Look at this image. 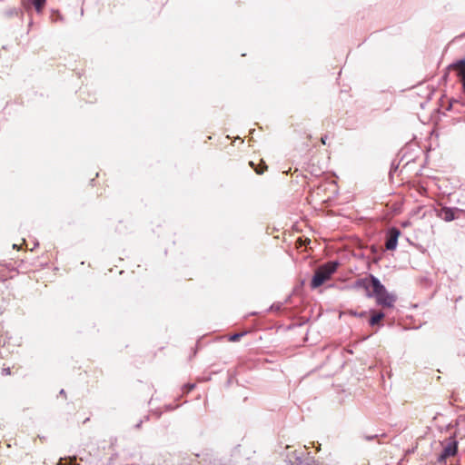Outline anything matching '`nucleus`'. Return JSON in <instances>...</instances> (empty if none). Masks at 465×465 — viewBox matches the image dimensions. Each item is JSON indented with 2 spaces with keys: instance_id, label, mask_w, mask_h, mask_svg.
Instances as JSON below:
<instances>
[{
  "instance_id": "obj_1",
  "label": "nucleus",
  "mask_w": 465,
  "mask_h": 465,
  "mask_svg": "<svg viewBox=\"0 0 465 465\" xmlns=\"http://www.w3.org/2000/svg\"><path fill=\"white\" fill-rule=\"evenodd\" d=\"M338 266L337 261H331L319 266L312 276L311 287L316 289L322 285L336 272Z\"/></svg>"
},
{
  "instance_id": "obj_2",
  "label": "nucleus",
  "mask_w": 465,
  "mask_h": 465,
  "mask_svg": "<svg viewBox=\"0 0 465 465\" xmlns=\"http://www.w3.org/2000/svg\"><path fill=\"white\" fill-rule=\"evenodd\" d=\"M353 288L364 290L368 297V292H374L378 293L381 290V282L376 276L370 274L367 277L358 279L354 282Z\"/></svg>"
},
{
  "instance_id": "obj_3",
  "label": "nucleus",
  "mask_w": 465,
  "mask_h": 465,
  "mask_svg": "<svg viewBox=\"0 0 465 465\" xmlns=\"http://www.w3.org/2000/svg\"><path fill=\"white\" fill-rule=\"evenodd\" d=\"M368 297H375L378 305L387 308H392L397 300L394 294L389 293L385 286L381 283V290L379 292H368Z\"/></svg>"
},
{
  "instance_id": "obj_4",
  "label": "nucleus",
  "mask_w": 465,
  "mask_h": 465,
  "mask_svg": "<svg viewBox=\"0 0 465 465\" xmlns=\"http://www.w3.org/2000/svg\"><path fill=\"white\" fill-rule=\"evenodd\" d=\"M401 231L397 227H391L387 232L385 247L388 251H393L397 248L398 239Z\"/></svg>"
},
{
  "instance_id": "obj_5",
  "label": "nucleus",
  "mask_w": 465,
  "mask_h": 465,
  "mask_svg": "<svg viewBox=\"0 0 465 465\" xmlns=\"http://www.w3.org/2000/svg\"><path fill=\"white\" fill-rule=\"evenodd\" d=\"M450 440L448 444L443 448L442 452L438 458V461L441 462L445 460L447 458L455 456L458 451V441L455 440V437L450 439Z\"/></svg>"
},
{
  "instance_id": "obj_6",
  "label": "nucleus",
  "mask_w": 465,
  "mask_h": 465,
  "mask_svg": "<svg viewBox=\"0 0 465 465\" xmlns=\"http://www.w3.org/2000/svg\"><path fill=\"white\" fill-rule=\"evenodd\" d=\"M461 212L462 210L457 207H442L439 213V217H440L445 222H451L458 218L456 213Z\"/></svg>"
},
{
  "instance_id": "obj_7",
  "label": "nucleus",
  "mask_w": 465,
  "mask_h": 465,
  "mask_svg": "<svg viewBox=\"0 0 465 465\" xmlns=\"http://www.w3.org/2000/svg\"><path fill=\"white\" fill-rule=\"evenodd\" d=\"M448 69L457 72V74L460 78L462 87L465 92V59L458 60L457 62L450 64Z\"/></svg>"
},
{
  "instance_id": "obj_8",
  "label": "nucleus",
  "mask_w": 465,
  "mask_h": 465,
  "mask_svg": "<svg viewBox=\"0 0 465 465\" xmlns=\"http://www.w3.org/2000/svg\"><path fill=\"white\" fill-rule=\"evenodd\" d=\"M372 313L371 316L369 319V324L371 326H374L380 323V322L385 317L384 312H373L371 311Z\"/></svg>"
},
{
  "instance_id": "obj_9",
  "label": "nucleus",
  "mask_w": 465,
  "mask_h": 465,
  "mask_svg": "<svg viewBox=\"0 0 465 465\" xmlns=\"http://www.w3.org/2000/svg\"><path fill=\"white\" fill-rule=\"evenodd\" d=\"M46 0H32L31 3L35 6L37 13H41Z\"/></svg>"
},
{
  "instance_id": "obj_10",
  "label": "nucleus",
  "mask_w": 465,
  "mask_h": 465,
  "mask_svg": "<svg viewBox=\"0 0 465 465\" xmlns=\"http://www.w3.org/2000/svg\"><path fill=\"white\" fill-rule=\"evenodd\" d=\"M308 169L310 173L316 177L320 176L323 173L321 169H316L314 167V163H310Z\"/></svg>"
},
{
  "instance_id": "obj_11",
  "label": "nucleus",
  "mask_w": 465,
  "mask_h": 465,
  "mask_svg": "<svg viewBox=\"0 0 465 465\" xmlns=\"http://www.w3.org/2000/svg\"><path fill=\"white\" fill-rule=\"evenodd\" d=\"M247 332L246 331H243V332H238V333H233L232 334L230 337H229V341H240V339L242 337H243Z\"/></svg>"
},
{
  "instance_id": "obj_12",
  "label": "nucleus",
  "mask_w": 465,
  "mask_h": 465,
  "mask_svg": "<svg viewBox=\"0 0 465 465\" xmlns=\"http://www.w3.org/2000/svg\"><path fill=\"white\" fill-rule=\"evenodd\" d=\"M292 465H310L309 463V459L307 460H302V458L300 457H296L295 459V462L292 463Z\"/></svg>"
},
{
  "instance_id": "obj_13",
  "label": "nucleus",
  "mask_w": 465,
  "mask_h": 465,
  "mask_svg": "<svg viewBox=\"0 0 465 465\" xmlns=\"http://www.w3.org/2000/svg\"><path fill=\"white\" fill-rule=\"evenodd\" d=\"M282 303L281 302H278V303H273L270 308H269V312H278L282 309Z\"/></svg>"
},
{
  "instance_id": "obj_14",
  "label": "nucleus",
  "mask_w": 465,
  "mask_h": 465,
  "mask_svg": "<svg viewBox=\"0 0 465 465\" xmlns=\"http://www.w3.org/2000/svg\"><path fill=\"white\" fill-rule=\"evenodd\" d=\"M367 313L368 312L366 311H363V312H354V311H351L350 312L351 315H353V316H356V317H359V318L366 317Z\"/></svg>"
},
{
  "instance_id": "obj_15",
  "label": "nucleus",
  "mask_w": 465,
  "mask_h": 465,
  "mask_svg": "<svg viewBox=\"0 0 465 465\" xmlns=\"http://www.w3.org/2000/svg\"><path fill=\"white\" fill-rule=\"evenodd\" d=\"M52 20L56 22L58 20H62V15L59 14L58 11H54L52 14Z\"/></svg>"
},
{
  "instance_id": "obj_16",
  "label": "nucleus",
  "mask_w": 465,
  "mask_h": 465,
  "mask_svg": "<svg viewBox=\"0 0 465 465\" xmlns=\"http://www.w3.org/2000/svg\"><path fill=\"white\" fill-rule=\"evenodd\" d=\"M262 163V165L263 167L262 168H255V172L258 173V174H262L264 170L267 168V166L265 165V163L263 162Z\"/></svg>"
},
{
  "instance_id": "obj_17",
  "label": "nucleus",
  "mask_w": 465,
  "mask_h": 465,
  "mask_svg": "<svg viewBox=\"0 0 465 465\" xmlns=\"http://www.w3.org/2000/svg\"><path fill=\"white\" fill-rule=\"evenodd\" d=\"M68 465H80L76 462V459L75 457L74 458H69V464Z\"/></svg>"
},
{
  "instance_id": "obj_18",
  "label": "nucleus",
  "mask_w": 465,
  "mask_h": 465,
  "mask_svg": "<svg viewBox=\"0 0 465 465\" xmlns=\"http://www.w3.org/2000/svg\"><path fill=\"white\" fill-rule=\"evenodd\" d=\"M195 387L194 384H192V383H188L184 386V388L186 389L187 391H192L193 388Z\"/></svg>"
},
{
  "instance_id": "obj_19",
  "label": "nucleus",
  "mask_w": 465,
  "mask_h": 465,
  "mask_svg": "<svg viewBox=\"0 0 465 465\" xmlns=\"http://www.w3.org/2000/svg\"><path fill=\"white\" fill-rule=\"evenodd\" d=\"M143 422V420H140L135 425H134V428L135 429H140L142 427V424Z\"/></svg>"
},
{
  "instance_id": "obj_20",
  "label": "nucleus",
  "mask_w": 465,
  "mask_h": 465,
  "mask_svg": "<svg viewBox=\"0 0 465 465\" xmlns=\"http://www.w3.org/2000/svg\"><path fill=\"white\" fill-rule=\"evenodd\" d=\"M18 11L16 9H12L8 12L9 15H17Z\"/></svg>"
},
{
  "instance_id": "obj_21",
  "label": "nucleus",
  "mask_w": 465,
  "mask_h": 465,
  "mask_svg": "<svg viewBox=\"0 0 465 465\" xmlns=\"http://www.w3.org/2000/svg\"><path fill=\"white\" fill-rule=\"evenodd\" d=\"M375 438H377V435H371V436H366L365 439L367 440H374Z\"/></svg>"
},
{
  "instance_id": "obj_22",
  "label": "nucleus",
  "mask_w": 465,
  "mask_h": 465,
  "mask_svg": "<svg viewBox=\"0 0 465 465\" xmlns=\"http://www.w3.org/2000/svg\"><path fill=\"white\" fill-rule=\"evenodd\" d=\"M327 138H328V136H327V135H325V136L322 137V143L323 144H326V140H327Z\"/></svg>"
},
{
  "instance_id": "obj_23",
  "label": "nucleus",
  "mask_w": 465,
  "mask_h": 465,
  "mask_svg": "<svg viewBox=\"0 0 465 465\" xmlns=\"http://www.w3.org/2000/svg\"><path fill=\"white\" fill-rule=\"evenodd\" d=\"M4 371L5 372V374H10V369L9 368L4 369Z\"/></svg>"
},
{
  "instance_id": "obj_24",
  "label": "nucleus",
  "mask_w": 465,
  "mask_h": 465,
  "mask_svg": "<svg viewBox=\"0 0 465 465\" xmlns=\"http://www.w3.org/2000/svg\"><path fill=\"white\" fill-rule=\"evenodd\" d=\"M60 394H64V389H62V390L60 391Z\"/></svg>"
},
{
  "instance_id": "obj_25",
  "label": "nucleus",
  "mask_w": 465,
  "mask_h": 465,
  "mask_svg": "<svg viewBox=\"0 0 465 465\" xmlns=\"http://www.w3.org/2000/svg\"><path fill=\"white\" fill-rule=\"evenodd\" d=\"M144 420H149V416H148V415H147V416H145V417H144Z\"/></svg>"
},
{
  "instance_id": "obj_26",
  "label": "nucleus",
  "mask_w": 465,
  "mask_h": 465,
  "mask_svg": "<svg viewBox=\"0 0 465 465\" xmlns=\"http://www.w3.org/2000/svg\"><path fill=\"white\" fill-rule=\"evenodd\" d=\"M250 164H251L252 167L254 166L253 162H250Z\"/></svg>"
}]
</instances>
